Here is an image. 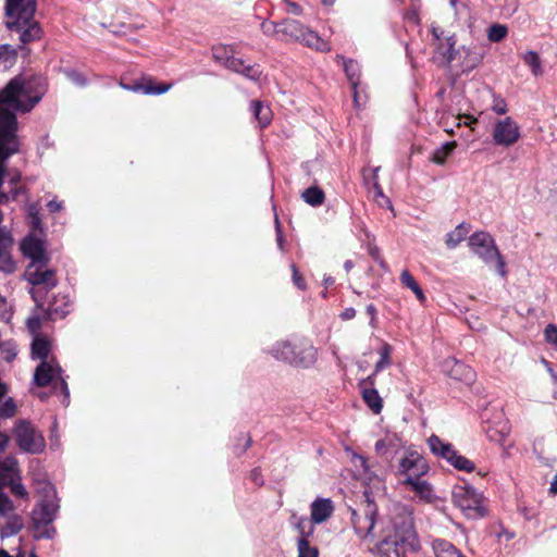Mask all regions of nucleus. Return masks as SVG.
Listing matches in <instances>:
<instances>
[{"label":"nucleus","instance_id":"6","mask_svg":"<svg viewBox=\"0 0 557 557\" xmlns=\"http://www.w3.org/2000/svg\"><path fill=\"white\" fill-rule=\"evenodd\" d=\"M469 246L474 255H476L486 264L496 261V269L500 276H506V263L502 257L494 238L486 232L480 231L473 233L469 237Z\"/></svg>","mask_w":557,"mask_h":557},{"label":"nucleus","instance_id":"60","mask_svg":"<svg viewBox=\"0 0 557 557\" xmlns=\"http://www.w3.org/2000/svg\"><path fill=\"white\" fill-rule=\"evenodd\" d=\"M459 120H463V124L467 125V126H471L472 124L476 123V117L472 116V115H463V116H459Z\"/></svg>","mask_w":557,"mask_h":557},{"label":"nucleus","instance_id":"58","mask_svg":"<svg viewBox=\"0 0 557 557\" xmlns=\"http://www.w3.org/2000/svg\"><path fill=\"white\" fill-rule=\"evenodd\" d=\"M47 207L50 212H57L62 209V203L58 202L57 200H51L47 203Z\"/></svg>","mask_w":557,"mask_h":557},{"label":"nucleus","instance_id":"43","mask_svg":"<svg viewBox=\"0 0 557 557\" xmlns=\"http://www.w3.org/2000/svg\"><path fill=\"white\" fill-rule=\"evenodd\" d=\"M492 110L499 115L506 114L508 112V108L505 99L502 97H494Z\"/></svg>","mask_w":557,"mask_h":557},{"label":"nucleus","instance_id":"12","mask_svg":"<svg viewBox=\"0 0 557 557\" xmlns=\"http://www.w3.org/2000/svg\"><path fill=\"white\" fill-rule=\"evenodd\" d=\"M520 137V127L511 116L498 120L494 124L492 138L495 146L509 148L517 144Z\"/></svg>","mask_w":557,"mask_h":557},{"label":"nucleus","instance_id":"64","mask_svg":"<svg viewBox=\"0 0 557 557\" xmlns=\"http://www.w3.org/2000/svg\"><path fill=\"white\" fill-rule=\"evenodd\" d=\"M10 195L5 193H0V205L7 202L10 199Z\"/></svg>","mask_w":557,"mask_h":557},{"label":"nucleus","instance_id":"53","mask_svg":"<svg viewBox=\"0 0 557 557\" xmlns=\"http://www.w3.org/2000/svg\"><path fill=\"white\" fill-rule=\"evenodd\" d=\"M275 227H276V242H277V246L281 250L284 249V237H283V234H282V231H281V226H280V222H278V219L276 218L275 219Z\"/></svg>","mask_w":557,"mask_h":557},{"label":"nucleus","instance_id":"28","mask_svg":"<svg viewBox=\"0 0 557 557\" xmlns=\"http://www.w3.org/2000/svg\"><path fill=\"white\" fill-rule=\"evenodd\" d=\"M125 89L133 90V91H141L145 95H162L170 90L172 87V84H160L158 86H154L152 83L147 84H136L133 86L122 85Z\"/></svg>","mask_w":557,"mask_h":557},{"label":"nucleus","instance_id":"27","mask_svg":"<svg viewBox=\"0 0 557 557\" xmlns=\"http://www.w3.org/2000/svg\"><path fill=\"white\" fill-rule=\"evenodd\" d=\"M51 345L48 339L42 337H35L32 343V359H39L41 361H48Z\"/></svg>","mask_w":557,"mask_h":557},{"label":"nucleus","instance_id":"52","mask_svg":"<svg viewBox=\"0 0 557 557\" xmlns=\"http://www.w3.org/2000/svg\"><path fill=\"white\" fill-rule=\"evenodd\" d=\"M366 311L370 315V325L374 327L377 313L375 306L373 304L368 305Z\"/></svg>","mask_w":557,"mask_h":557},{"label":"nucleus","instance_id":"39","mask_svg":"<svg viewBox=\"0 0 557 557\" xmlns=\"http://www.w3.org/2000/svg\"><path fill=\"white\" fill-rule=\"evenodd\" d=\"M508 29L505 25L493 24L487 32V37L492 42H499L507 36Z\"/></svg>","mask_w":557,"mask_h":557},{"label":"nucleus","instance_id":"46","mask_svg":"<svg viewBox=\"0 0 557 557\" xmlns=\"http://www.w3.org/2000/svg\"><path fill=\"white\" fill-rule=\"evenodd\" d=\"M293 282L299 289L306 288V283L295 264H292Z\"/></svg>","mask_w":557,"mask_h":557},{"label":"nucleus","instance_id":"36","mask_svg":"<svg viewBox=\"0 0 557 557\" xmlns=\"http://www.w3.org/2000/svg\"><path fill=\"white\" fill-rule=\"evenodd\" d=\"M234 48L226 45H218L212 48V57L214 61L225 65L231 57L234 54Z\"/></svg>","mask_w":557,"mask_h":557},{"label":"nucleus","instance_id":"44","mask_svg":"<svg viewBox=\"0 0 557 557\" xmlns=\"http://www.w3.org/2000/svg\"><path fill=\"white\" fill-rule=\"evenodd\" d=\"M446 41H447V51L444 53V57L446 58L447 62L450 63L454 61L455 59V54H456V50H455V45H456V39H455V36H448L446 37Z\"/></svg>","mask_w":557,"mask_h":557},{"label":"nucleus","instance_id":"49","mask_svg":"<svg viewBox=\"0 0 557 557\" xmlns=\"http://www.w3.org/2000/svg\"><path fill=\"white\" fill-rule=\"evenodd\" d=\"M67 78L78 86H84L86 79L76 71H70L66 73Z\"/></svg>","mask_w":557,"mask_h":557},{"label":"nucleus","instance_id":"26","mask_svg":"<svg viewBox=\"0 0 557 557\" xmlns=\"http://www.w3.org/2000/svg\"><path fill=\"white\" fill-rule=\"evenodd\" d=\"M465 58L461 62L463 72H470L475 69L483 60V53L475 47H462Z\"/></svg>","mask_w":557,"mask_h":557},{"label":"nucleus","instance_id":"19","mask_svg":"<svg viewBox=\"0 0 557 557\" xmlns=\"http://www.w3.org/2000/svg\"><path fill=\"white\" fill-rule=\"evenodd\" d=\"M428 445L433 455L445 459L447 462L456 451L455 447L450 443L444 442L434 434L428 438Z\"/></svg>","mask_w":557,"mask_h":557},{"label":"nucleus","instance_id":"2","mask_svg":"<svg viewBox=\"0 0 557 557\" xmlns=\"http://www.w3.org/2000/svg\"><path fill=\"white\" fill-rule=\"evenodd\" d=\"M35 12V0H5L7 27L20 33L23 45L40 38L41 28L34 20Z\"/></svg>","mask_w":557,"mask_h":557},{"label":"nucleus","instance_id":"62","mask_svg":"<svg viewBox=\"0 0 557 557\" xmlns=\"http://www.w3.org/2000/svg\"><path fill=\"white\" fill-rule=\"evenodd\" d=\"M443 30L438 27H432V35L436 40H441L443 36Z\"/></svg>","mask_w":557,"mask_h":557},{"label":"nucleus","instance_id":"34","mask_svg":"<svg viewBox=\"0 0 557 557\" xmlns=\"http://www.w3.org/2000/svg\"><path fill=\"white\" fill-rule=\"evenodd\" d=\"M524 63L530 67L534 76L543 74L542 61L537 52L530 50L527 51L522 57Z\"/></svg>","mask_w":557,"mask_h":557},{"label":"nucleus","instance_id":"32","mask_svg":"<svg viewBox=\"0 0 557 557\" xmlns=\"http://www.w3.org/2000/svg\"><path fill=\"white\" fill-rule=\"evenodd\" d=\"M302 199L305 202L312 207L321 206L325 200L324 191L318 186H311L307 188L302 195Z\"/></svg>","mask_w":557,"mask_h":557},{"label":"nucleus","instance_id":"55","mask_svg":"<svg viewBox=\"0 0 557 557\" xmlns=\"http://www.w3.org/2000/svg\"><path fill=\"white\" fill-rule=\"evenodd\" d=\"M250 478L256 484L262 485L263 481L259 469H253L250 473Z\"/></svg>","mask_w":557,"mask_h":557},{"label":"nucleus","instance_id":"18","mask_svg":"<svg viewBox=\"0 0 557 557\" xmlns=\"http://www.w3.org/2000/svg\"><path fill=\"white\" fill-rule=\"evenodd\" d=\"M392 351H393V348L389 344L384 343L381 346V348L379 350L380 359L375 363L372 374H370L367 379L362 380L361 384L375 385L376 374L379 372L383 371L384 369H386L387 367H389L392 363V359H391Z\"/></svg>","mask_w":557,"mask_h":557},{"label":"nucleus","instance_id":"61","mask_svg":"<svg viewBox=\"0 0 557 557\" xmlns=\"http://www.w3.org/2000/svg\"><path fill=\"white\" fill-rule=\"evenodd\" d=\"M549 493L554 495L557 494V473L554 475L550 482Z\"/></svg>","mask_w":557,"mask_h":557},{"label":"nucleus","instance_id":"37","mask_svg":"<svg viewBox=\"0 0 557 557\" xmlns=\"http://www.w3.org/2000/svg\"><path fill=\"white\" fill-rule=\"evenodd\" d=\"M448 462L457 470L465 472H472L475 469L474 463L470 459L460 455L457 450L454 453V456H451V459H449Z\"/></svg>","mask_w":557,"mask_h":557},{"label":"nucleus","instance_id":"21","mask_svg":"<svg viewBox=\"0 0 557 557\" xmlns=\"http://www.w3.org/2000/svg\"><path fill=\"white\" fill-rule=\"evenodd\" d=\"M226 69L239 73L250 79H258L260 77L261 72L255 65H249L244 62V60L239 58H235L233 54L227 63L224 65Z\"/></svg>","mask_w":557,"mask_h":557},{"label":"nucleus","instance_id":"38","mask_svg":"<svg viewBox=\"0 0 557 557\" xmlns=\"http://www.w3.org/2000/svg\"><path fill=\"white\" fill-rule=\"evenodd\" d=\"M297 547L298 557H318V548L311 546L306 537H299Z\"/></svg>","mask_w":557,"mask_h":557},{"label":"nucleus","instance_id":"29","mask_svg":"<svg viewBox=\"0 0 557 557\" xmlns=\"http://www.w3.org/2000/svg\"><path fill=\"white\" fill-rule=\"evenodd\" d=\"M399 280H400V283L403 284V286L409 288L416 295L417 299L420 302L425 301V295H424L422 288L420 287V285L418 284L416 278L411 275V273L408 270L401 271Z\"/></svg>","mask_w":557,"mask_h":557},{"label":"nucleus","instance_id":"10","mask_svg":"<svg viewBox=\"0 0 557 557\" xmlns=\"http://www.w3.org/2000/svg\"><path fill=\"white\" fill-rule=\"evenodd\" d=\"M366 500L359 509L351 510V523L356 534L360 539H364L371 534L375 525V516L377 512L376 505L369 498L364 492Z\"/></svg>","mask_w":557,"mask_h":557},{"label":"nucleus","instance_id":"1","mask_svg":"<svg viewBox=\"0 0 557 557\" xmlns=\"http://www.w3.org/2000/svg\"><path fill=\"white\" fill-rule=\"evenodd\" d=\"M383 532L384 537L376 547L377 557H406L408 552L419 548L412 512L403 504L391 506Z\"/></svg>","mask_w":557,"mask_h":557},{"label":"nucleus","instance_id":"50","mask_svg":"<svg viewBox=\"0 0 557 557\" xmlns=\"http://www.w3.org/2000/svg\"><path fill=\"white\" fill-rule=\"evenodd\" d=\"M389 446H391V443L387 442L386 440H379L375 443V450L379 455L384 456L387 454Z\"/></svg>","mask_w":557,"mask_h":557},{"label":"nucleus","instance_id":"30","mask_svg":"<svg viewBox=\"0 0 557 557\" xmlns=\"http://www.w3.org/2000/svg\"><path fill=\"white\" fill-rule=\"evenodd\" d=\"M354 466L360 471V473L364 476L366 480L372 482V481H380L377 475L371 470V465L369 463V460L358 454L352 455L351 459Z\"/></svg>","mask_w":557,"mask_h":557},{"label":"nucleus","instance_id":"14","mask_svg":"<svg viewBox=\"0 0 557 557\" xmlns=\"http://www.w3.org/2000/svg\"><path fill=\"white\" fill-rule=\"evenodd\" d=\"M399 470L407 474L406 479L413 481L428 473L429 466L422 456L416 451H410L400 460Z\"/></svg>","mask_w":557,"mask_h":557},{"label":"nucleus","instance_id":"45","mask_svg":"<svg viewBox=\"0 0 557 557\" xmlns=\"http://www.w3.org/2000/svg\"><path fill=\"white\" fill-rule=\"evenodd\" d=\"M2 354V358L8 361V362H11L12 360L15 359V357L17 356V349H16V346L13 345V344H8L1 351Z\"/></svg>","mask_w":557,"mask_h":557},{"label":"nucleus","instance_id":"22","mask_svg":"<svg viewBox=\"0 0 557 557\" xmlns=\"http://www.w3.org/2000/svg\"><path fill=\"white\" fill-rule=\"evenodd\" d=\"M362 398L373 413L379 414L383 409V399L374 385L361 384Z\"/></svg>","mask_w":557,"mask_h":557},{"label":"nucleus","instance_id":"51","mask_svg":"<svg viewBox=\"0 0 557 557\" xmlns=\"http://www.w3.org/2000/svg\"><path fill=\"white\" fill-rule=\"evenodd\" d=\"M47 313L50 318H53V317L63 318L67 314V310L60 309V308L55 307L54 305H50L47 309Z\"/></svg>","mask_w":557,"mask_h":557},{"label":"nucleus","instance_id":"9","mask_svg":"<svg viewBox=\"0 0 557 557\" xmlns=\"http://www.w3.org/2000/svg\"><path fill=\"white\" fill-rule=\"evenodd\" d=\"M18 447L29 454H40L46 447L42 434L28 421L20 420L14 429Z\"/></svg>","mask_w":557,"mask_h":557},{"label":"nucleus","instance_id":"63","mask_svg":"<svg viewBox=\"0 0 557 557\" xmlns=\"http://www.w3.org/2000/svg\"><path fill=\"white\" fill-rule=\"evenodd\" d=\"M22 191H24V189L22 187L12 189L10 193L11 199H13V200L16 199L17 196L20 195V193H22Z\"/></svg>","mask_w":557,"mask_h":557},{"label":"nucleus","instance_id":"25","mask_svg":"<svg viewBox=\"0 0 557 557\" xmlns=\"http://www.w3.org/2000/svg\"><path fill=\"white\" fill-rule=\"evenodd\" d=\"M404 483L410 485L422 500L432 502L435 497L432 486L426 481L421 480V478L413 481L406 479Z\"/></svg>","mask_w":557,"mask_h":557},{"label":"nucleus","instance_id":"4","mask_svg":"<svg viewBox=\"0 0 557 557\" xmlns=\"http://www.w3.org/2000/svg\"><path fill=\"white\" fill-rule=\"evenodd\" d=\"M270 354L277 360L302 368H309L317 361V349L308 343L278 342L271 348Z\"/></svg>","mask_w":557,"mask_h":557},{"label":"nucleus","instance_id":"17","mask_svg":"<svg viewBox=\"0 0 557 557\" xmlns=\"http://www.w3.org/2000/svg\"><path fill=\"white\" fill-rule=\"evenodd\" d=\"M311 521L320 524L326 521L334 511L333 502L330 498H317L310 506Z\"/></svg>","mask_w":557,"mask_h":557},{"label":"nucleus","instance_id":"54","mask_svg":"<svg viewBox=\"0 0 557 557\" xmlns=\"http://www.w3.org/2000/svg\"><path fill=\"white\" fill-rule=\"evenodd\" d=\"M29 219H30V226H32L33 231H41L42 230L40 214L36 215V216H32Z\"/></svg>","mask_w":557,"mask_h":557},{"label":"nucleus","instance_id":"59","mask_svg":"<svg viewBox=\"0 0 557 557\" xmlns=\"http://www.w3.org/2000/svg\"><path fill=\"white\" fill-rule=\"evenodd\" d=\"M27 213H28L29 218L39 215V208H38L37 203L28 205Z\"/></svg>","mask_w":557,"mask_h":557},{"label":"nucleus","instance_id":"41","mask_svg":"<svg viewBox=\"0 0 557 557\" xmlns=\"http://www.w3.org/2000/svg\"><path fill=\"white\" fill-rule=\"evenodd\" d=\"M261 29L267 36H274L280 40V23L264 21L261 23Z\"/></svg>","mask_w":557,"mask_h":557},{"label":"nucleus","instance_id":"11","mask_svg":"<svg viewBox=\"0 0 557 557\" xmlns=\"http://www.w3.org/2000/svg\"><path fill=\"white\" fill-rule=\"evenodd\" d=\"M61 373L62 369L54 359H51L50 361H40L34 373V383L39 387H44L49 385L53 380L59 379L62 393L64 394L63 404L67 406L70 392L67 383L61 376Z\"/></svg>","mask_w":557,"mask_h":557},{"label":"nucleus","instance_id":"20","mask_svg":"<svg viewBox=\"0 0 557 557\" xmlns=\"http://www.w3.org/2000/svg\"><path fill=\"white\" fill-rule=\"evenodd\" d=\"M343 61L344 71L346 73V76L348 81L350 82L352 89H354V102L356 107H359V95L357 91L358 85H359V78H360V67L359 64L355 60H346L344 58H341Z\"/></svg>","mask_w":557,"mask_h":557},{"label":"nucleus","instance_id":"57","mask_svg":"<svg viewBox=\"0 0 557 557\" xmlns=\"http://www.w3.org/2000/svg\"><path fill=\"white\" fill-rule=\"evenodd\" d=\"M356 317V310L354 308H346L342 313L341 318L343 320H350Z\"/></svg>","mask_w":557,"mask_h":557},{"label":"nucleus","instance_id":"15","mask_svg":"<svg viewBox=\"0 0 557 557\" xmlns=\"http://www.w3.org/2000/svg\"><path fill=\"white\" fill-rule=\"evenodd\" d=\"M21 249L23 255L32 260L30 263H46L48 260L44 242L34 234L23 239Z\"/></svg>","mask_w":557,"mask_h":557},{"label":"nucleus","instance_id":"33","mask_svg":"<svg viewBox=\"0 0 557 557\" xmlns=\"http://www.w3.org/2000/svg\"><path fill=\"white\" fill-rule=\"evenodd\" d=\"M469 230L463 223L459 224L454 231L446 235L445 244L449 249L456 248L466 237Z\"/></svg>","mask_w":557,"mask_h":557},{"label":"nucleus","instance_id":"40","mask_svg":"<svg viewBox=\"0 0 557 557\" xmlns=\"http://www.w3.org/2000/svg\"><path fill=\"white\" fill-rule=\"evenodd\" d=\"M312 521H310L307 517H300L297 519L296 528L300 534V537L308 539L309 535L313 532Z\"/></svg>","mask_w":557,"mask_h":557},{"label":"nucleus","instance_id":"5","mask_svg":"<svg viewBox=\"0 0 557 557\" xmlns=\"http://www.w3.org/2000/svg\"><path fill=\"white\" fill-rule=\"evenodd\" d=\"M280 40L285 42H300L318 51H330V45L315 32L302 25L299 21L286 18L280 22Z\"/></svg>","mask_w":557,"mask_h":557},{"label":"nucleus","instance_id":"7","mask_svg":"<svg viewBox=\"0 0 557 557\" xmlns=\"http://www.w3.org/2000/svg\"><path fill=\"white\" fill-rule=\"evenodd\" d=\"M46 263H29L26 269L25 277L34 287L30 295L38 306H42L45 294L57 286L55 273L52 270H45Z\"/></svg>","mask_w":557,"mask_h":557},{"label":"nucleus","instance_id":"35","mask_svg":"<svg viewBox=\"0 0 557 557\" xmlns=\"http://www.w3.org/2000/svg\"><path fill=\"white\" fill-rule=\"evenodd\" d=\"M456 148L455 141H449L443 144L440 148H437L431 157V161L436 164H444L446 159L453 153Z\"/></svg>","mask_w":557,"mask_h":557},{"label":"nucleus","instance_id":"42","mask_svg":"<svg viewBox=\"0 0 557 557\" xmlns=\"http://www.w3.org/2000/svg\"><path fill=\"white\" fill-rule=\"evenodd\" d=\"M545 341L557 348V325L548 324L544 330Z\"/></svg>","mask_w":557,"mask_h":557},{"label":"nucleus","instance_id":"56","mask_svg":"<svg viewBox=\"0 0 557 557\" xmlns=\"http://www.w3.org/2000/svg\"><path fill=\"white\" fill-rule=\"evenodd\" d=\"M287 12L299 15L301 14V8L295 2H287Z\"/></svg>","mask_w":557,"mask_h":557},{"label":"nucleus","instance_id":"23","mask_svg":"<svg viewBox=\"0 0 557 557\" xmlns=\"http://www.w3.org/2000/svg\"><path fill=\"white\" fill-rule=\"evenodd\" d=\"M435 557H467L453 543L444 539H436L432 542Z\"/></svg>","mask_w":557,"mask_h":557},{"label":"nucleus","instance_id":"3","mask_svg":"<svg viewBox=\"0 0 557 557\" xmlns=\"http://www.w3.org/2000/svg\"><path fill=\"white\" fill-rule=\"evenodd\" d=\"M20 480V471L17 461L14 457H7L0 462V516H8L14 510L13 504L10 498L2 492L3 487L10 485L11 492L21 498H26L28 493Z\"/></svg>","mask_w":557,"mask_h":557},{"label":"nucleus","instance_id":"31","mask_svg":"<svg viewBox=\"0 0 557 557\" xmlns=\"http://www.w3.org/2000/svg\"><path fill=\"white\" fill-rule=\"evenodd\" d=\"M7 517H9V519L7 520L5 524L2 525L0 529L1 537H9V536L17 534L24 525L23 520L20 516H17V515L10 516V513H9Z\"/></svg>","mask_w":557,"mask_h":557},{"label":"nucleus","instance_id":"16","mask_svg":"<svg viewBox=\"0 0 557 557\" xmlns=\"http://www.w3.org/2000/svg\"><path fill=\"white\" fill-rule=\"evenodd\" d=\"M444 372L456 381L470 384L474 381L475 374L471 367L455 358H447L443 363Z\"/></svg>","mask_w":557,"mask_h":557},{"label":"nucleus","instance_id":"48","mask_svg":"<svg viewBox=\"0 0 557 557\" xmlns=\"http://www.w3.org/2000/svg\"><path fill=\"white\" fill-rule=\"evenodd\" d=\"M27 326H28V330L32 332V333H37L38 330L40 329L41 326V320L39 317L37 315H33L30 318H28L27 320Z\"/></svg>","mask_w":557,"mask_h":557},{"label":"nucleus","instance_id":"13","mask_svg":"<svg viewBox=\"0 0 557 557\" xmlns=\"http://www.w3.org/2000/svg\"><path fill=\"white\" fill-rule=\"evenodd\" d=\"M58 510V506L52 499H42L33 510V521L36 525V529L39 525L46 527V531L40 533L39 536L51 537L54 533L53 528H48V525L54 520L55 513Z\"/></svg>","mask_w":557,"mask_h":557},{"label":"nucleus","instance_id":"8","mask_svg":"<svg viewBox=\"0 0 557 557\" xmlns=\"http://www.w3.org/2000/svg\"><path fill=\"white\" fill-rule=\"evenodd\" d=\"M453 503L460 508L467 517H482V495L470 485H456L451 493Z\"/></svg>","mask_w":557,"mask_h":557},{"label":"nucleus","instance_id":"47","mask_svg":"<svg viewBox=\"0 0 557 557\" xmlns=\"http://www.w3.org/2000/svg\"><path fill=\"white\" fill-rule=\"evenodd\" d=\"M369 253L379 263V265L382 269H384L385 271L387 270V265H386L385 261L381 257L379 247H376V246L370 247L369 248Z\"/></svg>","mask_w":557,"mask_h":557},{"label":"nucleus","instance_id":"24","mask_svg":"<svg viewBox=\"0 0 557 557\" xmlns=\"http://www.w3.org/2000/svg\"><path fill=\"white\" fill-rule=\"evenodd\" d=\"M250 111L260 127H267L272 121V111L269 106L259 100L250 103Z\"/></svg>","mask_w":557,"mask_h":557}]
</instances>
